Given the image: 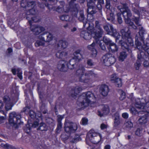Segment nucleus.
I'll return each instance as SVG.
<instances>
[{"label":"nucleus","instance_id":"bf43d9fd","mask_svg":"<svg viewBox=\"0 0 149 149\" xmlns=\"http://www.w3.org/2000/svg\"><path fill=\"white\" fill-rule=\"evenodd\" d=\"M105 7L107 9L110 10L111 6L110 2L109 0H106Z\"/></svg>","mask_w":149,"mask_h":149},{"label":"nucleus","instance_id":"f704fd0d","mask_svg":"<svg viewBox=\"0 0 149 149\" xmlns=\"http://www.w3.org/2000/svg\"><path fill=\"white\" fill-rule=\"evenodd\" d=\"M138 120L141 124H145L147 123L148 120V116L147 115H145L139 118Z\"/></svg>","mask_w":149,"mask_h":149},{"label":"nucleus","instance_id":"338daca9","mask_svg":"<svg viewBox=\"0 0 149 149\" xmlns=\"http://www.w3.org/2000/svg\"><path fill=\"white\" fill-rule=\"evenodd\" d=\"M95 45V43L93 42L91 45H88V48L89 49L91 50L94 49H95L94 48Z\"/></svg>","mask_w":149,"mask_h":149},{"label":"nucleus","instance_id":"864d4df0","mask_svg":"<svg viewBox=\"0 0 149 149\" xmlns=\"http://www.w3.org/2000/svg\"><path fill=\"white\" fill-rule=\"evenodd\" d=\"M91 56L93 58H95L96 57L97 54V52L96 49H94L91 50Z\"/></svg>","mask_w":149,"mask_h":149},{"label":"nucleus","instance_id":"4468645a","mask_svg":"<svg viewBox=\"0 0 149 149\" xmlns=\"http://www.w3.org/2000/svg\"><path fill=\"white\" fill-rule=\"evenodd\" d=\"M38 38L45 42H49L52 40L53 36L50 33L46 32L38 36Z\"/></svg>","mask_w":149,"mask_h":149},{"label":"nucleus","instance_id":"20e7f679","mask_svg":"<svg viewBox=\"0 0 149 149\" xmlns=\"http://www.w3.org/2000/svg\"><path fill=\"white\" fill-rule=\"evenodd\" d=\"M134 105L137 109H143L144 111H146L149 113V100L148 97L141 99V101L139 98L136 99Z\"/></svg>","mask_w":149,"mask_h":149},{"label":"nucleus","instance_id":"39448f33","mask_svg":"<svg viewBox=\"0 0 149 149\" xmlns=\"http://www.w3.org/2000/svg\"><path fill=\"white\" fill-rule=\"evenodd\" d=\"M21 115L19 114H17L13 112L10 114L9 121L10 124L15 128H17L18 126L22 123L20 120Z\"/></svg>","mask_w":149,"mask_h":149},{"label":"nucleus","instance_id":"58836bf2","mask_svg":"<svg viewBox=\"0 0 149 149\" xmlns=\"http://www.w3.org/2000/svg\"><path fill=\"white\" fill-rule=\"evenodd\" d=\"M47 126L46 124L45 123L42 122L40 124L39 126L38 129L41 131H47Z\"/></svg>","mask_w":149,"mask_h":149},{"label":"nucleus","instance_id":"c03bdc74","mask_svg":"<svg viewBox=\"0 0 149 149\" xmlns=\"http://www.w3.org/2000/svg\"><path fill=\"white\" fill-rule=\"evenodd\" d=\"M45 44V42L40 40H37L35 43V45L36 47H38L40 46L44 45Z\"/></svg>","mask_w":149,"mask_h":149},{"label":"nucleus","instance_id":"c85d7f7f","mask_svg":"<svg viewBox=\"0 0 149 149\" xmlns=\"http://www.w3.org/2000/svg\"><path fill=\"white\" fill-rule=\"evenodd\" d=\"M4 106L3 102L0 100V119L1 120H4L6 118L5 113L2 110Z\"/></svg>","mask_w":149,"mask_h":149},{"label":"nucleus","instance_id":"6e6d98bb","mask_svg":"<svg viewBox=\"0 0 149 149\" xmlns=\"http://www.w3.org/2000/svg\"><path fill=\"white\" fill-rule=\"evenodd\" d=\"M62 124L61 123H58L56 129V132L57 133H59L61 131V129L62 128Z\"/></svg>","mask_w":149,"mask_h":149},{"label":"nucleus","instance_id":"1a4fd4ad","mask_svg":"<svg viewBox=\"0 0 149 149\" xmlns=\"http://www.w3.org/2000/svg\"><path fill=\"white\" fill-rule=\"evenodd\" d=\"M84 94L86 95L85 99L82 102H81L79 104V106L81 107V108L87 107L88 106V104L92 101V100L95 99L93 94L91 92H88Z\"/></svg>","mask_w":149,"mask_h":149},{"label":"nucleus","instance_id":"5fc2aeb1","mask_svg":"<svg viewBox=\"0 0 149 149\" xmlns=\"http://www.w3.org/2000/svg\"><path fill=\"white\" fill-rule=\"evenodd\" d=\"M69 17L68 15H63L61 16L60 19L62 21H67L69 20Z\"/></svg>","mask_w":149,"mask_h":149},{"label":"nucleus","instance_id":"49530a36","mask_svg":"<svg viewBox=\"0 0 149 149\" xmlns=\"http://www.w3.org/2000/svg\"><path fill=\"white\" fill-rule=\"evenodd\" d=\"M125 127L127 128H131L133 127V124L132 123L130 120H127L125 123Z\"/></svg>","mask_w":149,"mask_h":149},{"label":"nucleus","instance_id":"09e8293b","mask_svg":"<svg viewBox=\"0 0 149 149\" xmlns=\"http://www.w3.org/2000/svg\"><path fill=\"white\" fill-rule=\"evenodd\" d=\"M142 61L140 60H137L136 61V63L134 64L136 70H138L139 69V67L141 66V63Z\"/></svg>","mask_w":149,"mask_h":149},{"label":"nucleus","instance_id":"9b49d317","mask_svg":"<svg viewBox=\"0 0 149 149\" xmlns=\"http://www.w3.org/2000/svg\"><path fill=\"white\" fill-rule=\"evenodd\" d=\"M87 6L88 8L87 11L88 14L91 16L92 18L90 20L92 21L94 18L93 15L95 14L97 12L95 10L96 6L95 1L93 0H90L87 2Z\"/></svg>","mask_w":149,"mask_h":149},{"label":"nucleus","instance_id":"f3484780","mask_svg":"<svg viewBox=\"0 0 149 149\" xmlns=\"http://www.w3.org/2000/svg\"><path fill=\"white\" fill-rule=\"evenodd\" d=\"M31 26L30 29L33 32L34 34L37 35H39L42 32L44 31L45 28L40 26L35 25Z\"/></svg>","mask_w":149,"mask_h":149},{"label":"nucleus","instance_id":"e433bc0d","mask_svg":"<svg viewBox=\"0 0 149 149\" xmlns=\"http://www.w3.org/2000/svg\"><path fill=\"white\" fill-rule=\"evenodd\" d=\"M69 6L72 9V11L78 12V9L79 8L78 4L74 3V2H73L71 5L69 4Z\"/></svg>","mask_w":149,"mask_h":149},{"label":"nucleus","instance_id":"13d9d810","mask_svg":"<svg viewBox=\"0 0 149 149\" xmlns=\"http://www.w3.org/2000/svg\"><path fill=\"white\" fill-rule=\"evenodd\" d=\"M120 97H119L120 100H123L125 98V93L122 91H120Z\"/></svg>","mask_w":149,"mask_h":149},{"label":"nucleus","instance_id":"680f3d73","mask_svg":"<svg viewBox=\"0 0 149 149\" xmlns=\"http://www.w3.org/2000/svg\"><path fill=\"white\" fill-rule=\"evenodd\" d=\"M63 10H64V12L68 13L70 10V8L69 6L65 5L64 4V7H63Z\"/></svg>","mask_w":149,"mask_h":149},{"label":"nucleus","instance_id":"393cba45","mask_svg":"<svg viewBox=\"0 0 149 149\" xmlns=\"http://www.w3.org/2000/svg\"><path fill=\"white\" fill-rule=\"evenodd\" d=\"M100 135L99 134L95 132L93 130H91L88 133L86 138L89 140H93L92 139Z\"/></svg>","mask_w":149,"mask_h":149},{"label":"nucleus","instance_id":"a18cd8bd","mask_svg":"<svg viewBox=\"0 0 149 149\" xmlns=\"http://www.w3.org/2000/svg\"><path fill=\"white\" fill-rule=\"evenodd\" d=\"M122 14L120 13H117V20L119 24H121L123 22V20L122 18Z\"/></svg>","mask_w":149,"mask_h":149},{"label":"nucleus","instance_id":"2f4dec72","mask_svg":"<svg viewBox=\"0 0 149 149\" xmlns=\"http://www.w3.org/2000/svg\"><path fill=\"white\" fill-rule=\"evenodd\" d=\"M26 10L27 11L25 12V14L27 16L35 14L36 13L37 11V10L35 9L34 7L32 8L31 7L28 8Z\"/></svg>","mask_w":149,"mask_h":149},{"label":"nucleus","instance_id":"423d86ee","mask_svg":"<svg viewBox=\"0 0 149 149\" xmlns=\"http://www.w3.org/2000/svg\"><path fill=\"white\" fill-rule=\"evenodd\" d=\"M122 14L124 18L125 23L128 24L129 26L131 27V28L134 29H137L136 26L131 21L130 17H132V14L130 10L123 11Z\"/></svg>","mask_w":149,"mask_h":149},{"label":"nucleus","instance_id":"cd10ccee","mask_svg":"<svg viewBox=\"0 0 149 149\" xmlns=\"http://www.w3.org/2000/svg\"><path fill=\"white\" fill-rule=\"evenodd\" d=\"M107 47L109 51L112 53L117 52L118 49V48L117 45L113 42L108 45Z\"/></svg>","mask_w":149,"mask_h":149},{"label":"nucleus","instance_id":"dca6fc26","mask_svg":"<svg viewBox=\"0 0 149 149\" xmlns=\"http://www.w3.org/2000/svg\"><path fill=\"white\" fill-rule=\"evenodd\" d=\"M135 39V44L136 47L138 50H141L143 49L146 52H147L149 55V48L147 47L149 46V44L147 43H145V42H144V45L142 47L141 43L139 41L138 38H137V36L136 37Z\"/></svg>","mask_w":149,"mask_h":149},{"label":"nucleus","instance_id":"f03ea898","mask_svg":"<svg viewBox=\"0 0 149 149\" xmlns=\"http://www.w3.org/2000/svg\"><path fill=\"white\" fill-rule=\"evenodd\" d=\"M85 68L82 65L79 66V68L76 71V74L79 76V80L80 81L85 83H91L92 82V78H97L99 77L98 74L93 70L87 71L84 74Z\"/></svg>","mask_w":149,"mask_h":149},{"label":"nucleus","instance_id":"052dcab7","mask_svg":"<svg viewBox=\"0 0 149 149\" xmlns=\"http://www.w3.org/2000/svg\"><path fill=\"white\" fill-rule=\"evenodd\" d=\"M29 115L30 117L32 118H34L36 116V113L33 111H30L29 112Z\"/></svg>","mask_w":149,"mask_h":149},{"label":"nucleus","instance_id":"6ab92c4d","mask_svg":"<svg viewBox=\"0 0 149 149\" xmlns=\"http://www.w3.org/2000/svg\"><path fill=\"white\" fill-rule=\"evenodd\" d=\"M21 6L27 9L28 8H32L36 5L35 2L33 1L28 2L27 0H22L20 3Z\"/></svg>","mask_w":149,"mask_h":149},{"label":"nucleus","instance_id":"6e6552de","mask_svg":"<svg viewBox=\"0 0 149 149\" xmlns=\"http://www.w3.org/2000/svg\"><path fill=\"white\" fill-rule=\"evenodd\" d=\"M64 126L65 131L69 134L75 133L78 128L77 124L69 121L65 123Z\"/></svg>","mask_w":149,"mask_h":149},{"label":"nucleus","instance_id":"774afa93","mask_svg":"<svg viewBox=\"0 0 149 149\" xmlns=\"http://www.w3.org/2000/svg\"><path fill=\"white\" fill-rule=\"evenodd\" d=\"M130 110V112L133 114L135 115L137 112L135 108L134 107H132Z\"/></svg>","mask_w":149,"mask_h":149},{"label":"nucleus","instance_id":"aec40b11","mask_svg":"<svg viewBox=\"0 0 149 149\" xmlns=\"http://www.w3.org/2000/svg\"><path fill=\"white\" fill-rule=\"evenodd\" d=\"M3 100L4 102L6 103L5 108L6 111H8L11 109L13 106V103L11 102L10 99L8 96H5L3 98Z\"/></svg>","mask_w":149,"mask_h":149},{"label":"nucleus","instance_id":"a211bd4d","mask_svg":"<svg viewBox=\"0 0 149 149\" xmlns=\"http://www.w3.org/2000/svg\"><path fill=\"white\" fill-rule=\"evenodd\" d=\"M110 80L115 83L116 86L118 87H121L122 86V84L121 79L119 78L116 74H113L111 76Z\"/></svg>","mask_w":149,"mask_h":149},{"label":"nucleus","instance_id":"c9c22d12","mask_svg":"<svg viewBox=\"0 0 149 149\" xmlns=\"http://www.w3.org/2000/svg\"><path fill=\"white\" fill-rule=\"evenodd\" d=\"M67 52L64 51L61 52H57L56 54V57L59 58H63L67 56Z\"/></svg>","mask_w":149,"mask_h":149},{"label":"nucleus","instance_id":"a19ab883","mask_svg":"<svg viewBox=\"0 0 149 149\" xmlns=\"http://www.w3.org/2000/svg\"><path fill=\"white\" fill-rule=\"evenodd\" d=\"M138 53V60H140L143 61V56L144 55V53L142 51V50H139L137 52Z\"/></svg>","mask_w":149,"mask_h":149},{"label":"nucleus","instance_id":"5701e85b","mask_svg":"<svg viewBox=\"0 0 149 149\" xmlns=\"http://www.w3.org/2000/svg\"><path fill=\"white\" fill-rule=\"evenodd\" d=\"M69 94L72 97L75 98L76 95L82 90V88L78 86L72 88Z\"/></svg>","mask_w":149,"mask_h":149},{"label":"nucleus","instance_id":"ddd939ff","mask_svg":"<svg viewBox=\"0 0 149 149\" xmlns=\"http://www.w3.org/2000/svg\"><path fill=\"white\" fill-rule=\"evenodd\" d=\"M132 21L134 22L138 26H140L139 28V36L140 37H139V39L141 41H143V40L144 34L146 33V31L143 27L141 26V25L140 23L139 18L134 17L132 18Z\"/></svg>","mask_w":149,"mask_h":149},{"label":"nucleus","instance_id":"3c124183","mask_svg":"<svg viewBox=\"0 0 149 149\" xmlns=\"http://www.w3.org/2000/svg\"><path fill=\"white\" fill-rule=\"evenodd\" d=\"M99 46L101 49L104 51H105L106 50L105 45L103 42H100L99 44Z\"/></svg>","mask_w":149,"mask_h":149},{"label":"nucleus","instance_id":"e2e57ef3","mask_svg":"<svg viewBox=\"0 0 149 149\" xmlns=\"http://www.w3.org/2000/svg\"><path fill=\"white\" fill-rule=\"evenodd\" d=\"M40 18L38 17H34L32 18L31 23L32 22H39L40 21Z\"/></svg>","mask_w":149,"mask_h":149},{"label":"nucleus","instance_id":"0eeeda50","mask_svg":"<svg viewBox=\"0 0 149 149\" xmlns=\"http://www.w3.org/2000/svg\"><path fill=\"white\" fill-rule=\"evenodd\" d=\"M102 61L105 66H110L113 64L116 61L114 56L110 53H107L102 57Z\"/></svg>","mask_w":149,"mask_h":149},{"label":"nucleus","instance_id":"2eb2a0df","mask_svg":"<svg viewBox=\"0 0 149 149\" xmlns=\"http://www.w3.org/2000/svg\"><path fill=\"white\" fill-rule=\"evenodd\" d=\"M103 27L108 34L112 36H115L117 34L116 30L114 29L112 25L108 23L104 25Z\"/></svg>","mask_w":149,"mask_h":149},{"label":"nucleus","instance_id":"37998d69","mask_svg":"<svg viewBox=\"0 0 149 149\" xmlns=\"http://www.w3.org/2000/svg\"><path fill=\"white\" fill-rule=\"evenodd\" d=\"M31 126V124L27 125L24 128V132L28 134H29L31 132V127H30Z\"/></svg>","mask_w":149,"mask_h":149},{"label":"nucleus","instance_id":"f8f14e48","mask_svg":"<svg viewBox=\"0 0 149 149\" xmlns=\"http://www.w3.org/2000/svg\"><path fill=\"white\" fill-rule=\"evenodd\" d=\"M74 16L76 17L78 20L80 22L83 23V27H86V25L89 26V23H87V19L85 17V15L84 14V12L83 10H80L77 13H75Z\"/></svg>","mask_w":149,"mask_h":149},{"label":"nucleus","instance_id":"69168bd1","mask_svg":"<svg viewBox=\"0 0 149 149\" xmlns=\"http://www.w3.org/2000/svg\"><path fill=\"white\" fill-rule=\"evenodd\" d=\"M45 120L46 122L49 124L52 123L54 121L53 119L50 118H46Z\"/></svg>","mask_w":149,"mask_h":149},{"label":"nucleus","instance_id":"79ce46f5","mask_svg":"<svg viewBox=\"0 0 149 149\" xmlns=\"http://www.w3.org/2000/svg\"><path fill=\"white\" fill-rule=\"evenodd\" d=\"M103 40L104 43L107 45H109L112 42V41L110 40L109 38L105 36L103 37Z\"/></svg>","mask_w":149,"mask_h":149},{"label":"nucleus","instance_id":"a878e982","mask_svg":"<svg viewBox=\"0 0 149 149\" xmlns=\"http://www.w3.org/2000/svg\"><path fill=\"white\" fill-rule=\"evenodd\" d=\"M11 96L13 98V101L16 102L18 98L19 93L15 88H14L11 91Z\"/></svg>","mask_w":149,"mask_h":149},{"label":"nucleus","instance_id":"de8ad7c7","mask_svg":"<svg viewBox=\"0 0 149 149\" xmlns=\"http://www.w3.org/2000/svg\"><path fill=\"white\" fill-rule=\"evenodd\" d=\"M45 104L42 103L40 107V110L42 113L44 114H45L47 113V110L45 109Z\"/></svg>","mask_w":149,"mask_h":149},{"label":"nucleus","instance_id":"7ed1b4c3","mask_svg":"<svg viewBox=\"0 0 149 149\" xmlns=\"http://www.w3.org/2000/svg\"><path fill=\"white\" fill-rule=\"evenodd\" d=\"M127 29L126 27H124L121 29L120 32L122 35V39L119 41L118 43L121 46L123 50L129 51V45L126 41H127L131 45H133V42L131 36V33L129 29Z\"/></svg>","mask_w":149,"mask_h":149},{"label":"nucleus","instance_id":"4d7b16f0","mask_svg":"<svg viewBox=\"0 0 149 149\" xmlns=\"http://www.w3.org/2000/svg\"><path fill=\"white\" fill-rule=\"evenodd\" d=\"M45 4L50 10H52L53 8L54 9V8H55L52 5L50 4L49 2H46Z\"/></svg>","mask_w":149,"mask_h":149},{"label":"nucleus","instance_id":"473e14b6","mask_svg":"<svg viewBox=\"0 0 149 149\" xmlns=\"http://www.w3.org/2000/svg\"><path fill=\"white\" fill-rule=\"evenodd\" d=\"M126 51H122L119 54V56L118 57L119 60L120 61H123L127 57V54Z\"/></svg>","mask_w":149,"mask_h":149},{"label":"nucleus","instance_id":"603ef678","mask_svg":"<svg viewBox=\"0 0 149 149\" xmlns=\"http://www.w3.org/2000/svg\"><path fill=\"white\" fill-rule=\"evenodd\" d=\"M134 5L135 6H138V5L136 4H133L132 5V10L135 13L137 14L138 15H139V12L138 10H137L136 8H135L134 7Z\"/></svg>","mask_w":149,"mask_h":149},{"label":"nucleus","instance_id":"f257e3e1","mask_svg":"<svg viewBox=\"0 0 149 149\" xmlns=\"http://www.w3.org/2000/svg\"><path fill=\"white\" fill-rule=\"evenodd\" d=\"M85 51L84 50L80 49L76 50L73 53L74 57L69 61L68 63L66 61L63 60L59 62L57 66L58 69L61 71L66 72L69 69H73L75 63V59L79 61L81 58H84L83 55Z\"/></svg>","mask_w":149,"mask_h":149},{"label":"nucleus","instance_id":"c756f323","mask_svg":"<svg viewBox=\"0 0 149 149\" xmlns=\"http://www.w3.org/2000/svg\"><path fill=\"white\" fill-rule=\"evenodd\" d=\"M60 5L56 8H54V10H56V12L59 13H64L63 7L64 6V1H61L59 2Z\"/></svg>","mask_w":149,"mask_h":149},{"label":"nucleus","instance_id":"b1692460","mask_svg":"<svg viewBox=\"0 0 149 149\" xmlns=\"http://www.w3.org/2000/svg\"><path fill=\"white\" fill-rule=\"evenodd\" d=\"M114 127H116L120 125V123L119 113L116 112L114 114Z\"/></svg>","mask_w":149,"mask_h":149},{"label":"nucleus","instance_id":"4be33fe9","mask_svg":"<svg viewBox=\"0 0 149 149\" xmlns=\"http://www.w3.org/2000/svg\"><path fill=\"white\" fill-rule=\"evenodd\" d=\"M99 91L100 94L103 96H107L109 91L108 86L105 84L102 85L99 88Z\"/></svg>","mask_w":149,"mask_h":149},{"label":"nucleus","instance_id":"ea45409f","mask_svg":"<svg viewBox=\"0 0 149 149\" xmlns=\"http://www.w3.org/2000/svg\"><path fill=\"white\" fill-rule=\"evenodd\" d=\"M92 139L93 140H90L91 142L95 144H97L100 141L101 139L100 136V135H99L94 137Z\"/></svg>","mask_w":149,"mask_h":149},{"label":"nucleus","instance_id":"0e129e2a","mask_svg":"<svg viewBox=\"0 0 149 149\" xmlns=\"http://www.w3.org/2000/svg\"><path fill=\"white\" fill-rule=\"evenodd\" d=\"M88 120L86 118H83L81 120V123L83 125H86L87 124Z\"/></svg>","mask_w":149,"mask_h":149},{"label":"nucleus","instance_id":"72a5a7b5","mask_svg":"<svg viewBox=\"0 0 149 149\" xmlns=\"http://www.w3.org/2000/svg\"><path fill=\"white\" fill-rule=\"evenodd\" d=\"M117 8L121 12H122L123 11H125L130 10L126 3L123 4L121 6H118L117 7Z\"/></svg>","mask_w":149,"mask_h":149},{"label":"nucleus","instance_id":"7c9ffc66","mask_svg":"<svg viewBox=\"0 0 149 149\" xmlns=\"http://www.w3.org/2000/svg\"><path fill=\"white\" fill-rule=\"evenodd\" d=\"M68 43L67 41L63 40H59L57 45L58 47H61L63 49L67 47Z\"/></svg>","mask_w":149,"mask_h":149},{"label":"nucleus","instance_id":"4c0bfd02","mask_svg":"<svg viewBox=\"0 0 149 149\" xmlns=\"http://www.w3.org/2000/svg\"><path fill=\"white\" fill-rule=\"evenodd\" d=\"M0 145L2 147L6 149H16L15 147L8 143H1Z\"/></svg>","mask_w":149,"mask_h":149},{"label":"nucleus","instance_id":"8fccbe9b","mask_svg":"<svg viewBox=\"0 0 149 149\" xmlns=\"http://www.w3.org/2000/svg\"><path fill=\"white\" fill-rule=\"evenodd\" d=\"M87 65L90 67H92L95 65V63L93 60L90 58H88L87 60Z\"/></svg>","mask_w":149,"mask_h":149},{"label":"nucleus","instance_id":"bb28decb","mask_svg":"<svg viewBox=\"0 0 149 149\" xmlns=\"http://www.w3.org/2000/svg\"><path fill=\"white\" fill-rule=\"evenodd\" d=\"M80 36L86 40H89L91 38V33L87 31H82L81 33Z\"/></svg>","mask_w":149,"mask_h":149},{"label":"nucleus","instance_id":"9d476101","mask_svg":"<svg viewBox=\"0 0 149 149\" xmlns=\"http://www.w3.org/2000/svg\"><path fill=\"white\" fill-rule=\"evenodd\" d=\"M96 31H94L92 34L93 37L96 40L98 41L99 39L102 37L104 31L101 26V25L98 21H96L95 22Z\"/></svg>","mask_w":149,"mask_h":149},{"label":"nucleus","instance_id":"412c9836","mask_svg":"<svg viewBox=\"0 0 149 149\" xmlns=\"http://www.w3.org/2000/svg\"><path fill=\"white\" fill-rule=\"evenodd\" d=\"M102 111H98L97 114L98 116L101 117L109 114V109L107 105H104L102 106Z\"/></svg>","mask_w":149,"mask_h":149}]
</instances>
